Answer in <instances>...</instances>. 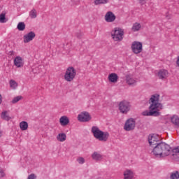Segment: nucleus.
<instances>
[{
	"mask_svg": "<svg viewBox=\"0 0 179 179\" xmlns=\"http://www.w3.org/2000/svg\"><path fill=\"white\" fill-rule=\"evenodd\" d=\"M160 95L155 94L151 96L149 100V110H144L141 115L144 117H159L160 115V110H163V104L159 102Z\"/></svg>",
	"mask_w": 179,
	"mask_h": 179,
	"instance_id": "f257e3e1",
	"label": "nucleus"
},
{
	"mask_svg": "<svg viewBox=\"0 0 179 179\" xmlns=\"http://www.w3.org/2000/svg\"><path fill=\"white\" fill-rule=\"evenodd\" d=\"M172 156H178V159H179V146L173 149V154Z\"/></svg>",
	"mask_w": 179,
	"mask_h": 179,
	"instance_id": "72a5a7b5",
	"label": "nucleus"
},
{
	"mask_svg": "<svg viewBox=\"0 0 179 179\" xmlns=\"http://www.w3.org/2000/svg\"><path fill=\"white\" fill-rule=\"evenodd\" d=\"M34 37H36V34L33 31H30L24 36V43H30V41L34 39Z\"/></svg>",
	"mask_w": 179,
	"mask_h": 179,
	"instance_id": "dca6fc26",
	"label": "nucleus"
},
{
	"mask_svg": "<svg viewBox=\"0 0 179 179\" xmlns=\"http://www.w3.org/2000/svg\"><path fill=\"white\" fill-rule=\"evenodd\" d=\"M136 127V120L135 118L130 117L127 119L124 125V131H134Z\"/></svg>",
	"mask_w": 179,
	"mask_h": 179,
	"instance_id": "0eeeda50",
	"label": "nucleus"
},
{
	"mask_svg": "<svg viewBox=\"0 0 179 179\" xmlns=\"http://www.w3.org/2000/svg\"><path fill=\"white\" fill-rule=\"evenodd\" d=\"M91 132L95 139L100 141V142H107L110 137V134L108 132L100 130L97 126H93L91 129Z\"/></svg>",
	"mask_w": 179,
	"mask_h": 179,
	"instance_id": "7ed1b4c3",
	"label": "nucleus"
},
{
	"mask_svg": "<svg viewBox=\"0 0 179 179\" xmlns=\"http://www.w3.org/2000/svg\"><path fill=\"white\" fill-rule=\"evenodd\" d=\"M13 64L16 68H23L24 66V59L20 56H17L13 59Z\"/></svg>",
	"mask_w": 179,
	"mask_h": 179,
	"instance_id": "9b49d317",
	"label": "nucleus"
},
{
	"mask_svg": "<svg viewBox=\"0 0 179 179\" xmlns=\"http://www.w3.org/2000/svg\"><path fill=\"white\" fill-rule=\"evenodd\" d=\"M131 48L134 54H141V52L143 51V45L142 44V42L134 41L131 43Z\"/></svg>",
	"mask_w": 179,
	"mask_h": 179,
	"instance_id": "6e6552de",
	"label": "nucleus"
},
{
	"mask_svg": "<svg viewBox=\"0 0 179 179\" xmlns=\"http://www.w3.org/2000/svg\"><path fill=\"white\" fill-rule=\"evenodd\" d=\"M170 179H179V171H176L171 173Z\"/></svg>",
	"mask_w": 179,
	"mask_h": 179,
	"instance_id": "bb28decb",
	"label": "nucleus"
},
{
	"mask_svg": "<svg viewBox=\"0 0 179 179\" xmlns=\"http://www.w3.org/2000/svg\"><path fill=\"white\" fill-rule=\"evenodd\" d=\"M111 37L113 41H122L124 39V29L115 27L111 31Z\"/></svg>",
	"mask_w": 179,
	"mask_h": 179,
	"instance_id": "20e7f679",
	"label": "nucleus"
},
{
	"mask_svg": "<svg viewBox=\"0 0 179 179\" xmlns=\"http://www.w3.org/2000/svg\"><path fill=\"white\" fill-rule=\"evenodd\" d=\"M76 77V69L72 66L68 67L64 73V80L66 82H73Z\"/></svg>",
	"mask_w": 179,
	"mask_h": 179,
	"instance_id": "423d86ee",
	"label": "nucleus"
},
{
	"mask_svg": "<svg viewBox=\"0 0 179 179\" xmlns=\"http://www.w3.org/2000/svg\"><path fill=\"white\" fill-rule=\"evenodd\" d=\"M91 157L94 162H101V160H103V155L97 151L94 152L91 155Z\"/></svg>",
	"mask_w": 179,
	"mask_h": 179,
	"instance_id": "f3484780",
	"label": "nucleus"
},
{
	"mask_svg": "<svg viewBox=\"0 0 179 179\" xmlns=\"http://www.w3.org/2000/svg\"><path fill=\"white\" fill-rule=\"evenodd\" d=\"M158 77L159 79H167L169 78V71L166 69H161L158 72Z\"/></svg>",
	"mask_w": 179,
	"mask_h": 179,
	"instance_id": "a211bd4d",
	"label": "nucleus"
},
{
	"mask_svg": "<svg viewBox=\"0 0 179 179\" xmlns=\"http://www.w3.org/2000/svg\"><path fill=\"white\" fill-rule=\"evenodd\" d=\"M170 153H171V148L166 143H159L152 149V155L156 157H166Z\"/></svg>",
	"mask_w": 179,
	"mask_h": 179,
	"instance_id": "f03ea898",
	"label": "nucleus"
},
{
	"mask_svg": "<svg viewBox=\"0 0 179 179\" xmlns=\"http://www.w3.org/2000/svg\"><path fill=\"white\" fill-rule=\"evenodd\" d=\"M131 103L127 100H123L118 103V110L121 114H128L131 111Z\"/></svg>",
	"mask_w": 179,
	"mask_h": 179,
	"instance_id": "39448f33",
	"label": "nucleus"
},
{
	"mask_svg": "<svg viewBox=\"0 0 179 179\" xmlns=\"http://www.w3.org/2000/svg\"><path fill=\"white\" fill-rule=\"evenodd\" d=\"M5 176H6V174L5 173V171L0 168V178L5 177Z\"/></svg>",
	"mask_w": 179,
	"mask_h": 179,
	"instance_id": "f704fd0d",
	"label": "nucleus"
},
{
	"mask_svg": "<svg viewBox=\"0 0 179 179\" xmlns=\"http://www.w3.org/2000/svg\"><path fill=\"white\" fill-rule=\"evenodd\" d=\"M108 3V0H95L94 4L95 5H101Z\"/></svg>",
	"mask_w": 179,
	"mask_h": 179,
	"instance_id": "473e14b6",
	"label": "nucleus"
},
{
	"mask_svg": "<svg viewBox=\"0 0 179 179\" xmlns=\"http://www.w3.org/2000/svg\"><path fill=\"white\" fill-rule=\"evenodd\" d=\"M141 27H142V26L141 25L140 23L136 22V23L133 24V26L131 27V31H134V32L139 31V30H141Z\"/></svg>",
	"mask_w": 179,
	"mask_h": 179,
	"instance_id": "393cba45",
	"label": "nucleus"
},
{
	"mask_svg": "<svg viewBox=\"0 0 179 179\" xmlns=\"http://www.w3.org/2000/svg\"><path fill=\"white\" fill-rule=\"evenodd\" d=\"M124 178L123 179H134L135 178V173L134 171L131 169H127L124 171L123 173Z\"/></svg>",
	"mask_w": 179,
	"mask_h": 179,
	"instance_id": "2eb2a0df",
	"label": "nucleus"
},
{
	"mask_svg": "<svg viewBox=\"0 0 179 179\" xmlns=\"http://www.w3.org/2000/svg\"><path fill=\"white\" fill-rule=\"evenodd\" d=\"M115 15L111 11L107 12L105 15V20L107 23H113V22H115Z\"/></svg>",
	"mask_w": 179,
	"mask_h": 179,
	"instance_id": "ddd939ff",
	"label": "nucleus"
},
{
	"mask_svg": "<svg viewBox=\"0 0 179 179\" xmlns=\"http://www.w3.org/2000/svg\"><path fill=\"white\" fill-rule=\"evenodd\" d=\"M43 68H44L43 66H38V67H36L35 69H32V72L34 73H40V72H41V71H43Z\"/></svg>",
	"mask_w": 179,
	"mask_h": 179,
	"instance_id": "c756f323",
	"label": "nucleus"
},
{
	"mask_svg": "<svg viewBox=\"0 0 179 179\" xmlns=\"http://www.w3.org/2000/svg\"><path fill=\"white\" fill-rule=\"evenodd\" d=\"M173 159H175V160H179V158L177 155L173 156Z\"/></svg>",
	"mask_w": 179,
	"mask_h": 179,
	"instance_id": "e433bc0d",
	"label": "nucleus"
},
{
	"mask_svg": "<svg viewBox=\"0 0 179 179\" xmlns=\"http://www.w3.org/2000/svg\"><path fill=\"white\" fill-rule=\"evenodd\" d=\"M27 179H37V176H36L34 173H31L28 176Z\"/></svg>",
	"mask_w": 179,
	"mask_h": 179,
	"instance_id": "c9c22d12",
	"label": "nucleus"
},
{
	"mask_svg": "<svg viewBox=\"0 0 179 179\" xmlns=\"http://www.w3.org/2000/svg\"><path fill=\"white\" fill-rule=\"evenodd\" d=\"M76 162L78 163V164H85V163H86V159H85L83 157H78Z\"/></svg>",
	"mask_w": 179,
	"mask_h": 179,
	"instance_id": "2f4dec72",
	"label": "nucleus"
},
{
	"mask_svg": "<svg viewBox=\"0 0 179 179\" xmlns=\"http://www.w3.org/2000/svg\"><path fill=\"white\" fill-rule=\"evenodd\" d=\"M8 20L6 19V14L2 13L0 14V23H6Z\"/></svg>",
	"mask_w": 179,
	"mask_h": 179,
	"instance_id": "cd10ccee",
	"label": "nucleus"
},
{
	"mask_svg": "<svg viewBox=\"0 0 179 179\" xmlns=\"http://www.w3.org/2000/svg\"><path fill=\"white\" fill-rule=\"evenodd\" d=\"M17 29L20 31H23V30H24V29H26V24H24V22H19L17 26Z\"/></svg>",
	"mask_w": 179,
	"mask_h": 179,
	"instance_id": "c85d7f7f",
	"label": "nucleus"
},
{
	"mask_svg": "<svg viewBox=\"0 0 179 179\" xmlns=\"http://www.w3.org/2000/svg\"><path fill=\"white\" fill-rule=\"evenodd\" d=\"M108 80L112 83H117L118 81V75L115 73H112L108 76Z\"/></svg>",
	"mask_w": 179,
	"mask_h": 179,
	"instance_id": "aec40b11",
	"label": "nucleus"
},
{
	"mask_svg": "<svg viewBox=\"0 0 179 179\" xmlns=\"http://www.w3.org/2000/svg\"><path fill=\"white\" fill-rule=\"evenodd\" d=\"M167 120H169V121L176 127V128H179V117L177 115H167L166 116Z\"/></svg>",
	"mask_w": 179,
	"mask_h": 179,
	"instance_id": "f8f14e48",
	"label": "nucleus"
},
{
	"mask_svg": "<svg viewBox=\"0 0 179 179\" xmlns=\"http://www.w3.org/2000/svg\"><path fill=\"white\" fill-rule=\"evenodd\" d=\"M77 120L80 122H89L92 121V115L87 111H83L78 115Z\"/></svg>",
	"mask_w": 179,
	"mask_h": 179,
	"instance_id": "1a4fd4ad",
	"label": "nucleus"
},
{
	"mask_svg": "<svg viewBox=\"0 0 179 179\" xmlns=\"http://www.w3.org/2000/svg\"><path fill=\"white\" fill-rule=\"evenodd\" d=\"M56 138L59 142H65L66 141V134L65 133H60Z\"/></svg>",
	"mask_w": 179,
	"mask_h": 179,
	"instance_id": "5701e85b",
	"label": "nucleus"
},
{
	"mask_svg": "<svg viewBox=\"0 0 179 179\" xmlns=\"http://www.w3.org/2000/svg\"><path fill=\"white\" fill-rule=\"evenodd\" d=\"M59 124L62 127H66L69 124V118L67 116H62L59 118Z\"/></svg>",
	"mask_w": 179,
	"mask_h": 179,
	"instance_id": "6ab92c4d",
	"label": "nucleus"
},
{
	"mask_svg": "<svg viewBox=\"0 0 179 179\" xmlns=\"http://www.w3.org/2000/svg\"><path fill=\"white\" fill-rule=\"evenodd\" d=\"M9 85L11 90H16V89H17V86H19V84H17V82L15 80H10L9 81Z\"/></svg>",
	"mask_w": 179,
	"mask_h": 179,
	"instance_id": "b1692460",
	"label": "nucleus"
},
{
	"mask_svg": "<svg viewBox=\"0 0 179 179\" xmlns=\"http://www.w3.org/2000/svg\"><path fill=\"white\" fill-rule=\"evenodd\" d=\"M20 129L21 131H27L29 129V123L26 121H22L20 122Z\"/></svg>",
	"mask_w": 179,
	"mask_h": 179,
	"instance_id": "4be33fe9",
	"label": "nucleus"
},
{
	"mask_svg": "<svg viewBox=\"0 0 179 179\" xmlns=\"http://www.w3.org/2000/svg\"><path fill=\"white\" fill-rule=\"evenodd\" d=\"M22 99H23V96H15V97H14L13 99V100L11 101V103H13V104H16V103H17L18 101H20V100Z\"/></svg>",
	"mask_w": 179,
	"mask_h": 179,
	"instance_id": "7c9ffc66",
	"label": "nucleus"
},
{
	"mask_svg": "<svg viewBox=\"0 0 179 179\" xmlns=\"http://www.w3.org/2000/svg\"><path fill=\"white\" fill-rule=\"evenodd\" d=\"M29 15L31 19H36L37 17V10L32 8V10L29 12Z\"/></svg>",
	"mask_w": 179,
	"mask_h": 179,
	"instance_id": "a878e982",
	"label": "nucleus"
},
{
	"mask_svg": "<svg viewBox=\"0 0 179 179\" xmlns=\"http://www.w3.org/2000/svg\"><path fill=\"white\" fill-rule=\"evenodd\" d=\"M126 83L129 86H135L136 85V79L134 78V76L127 74L126 76Z\"/></svg>",
	"mask_w": 179,
	"mask_h": 179,
	"instance_id": "4468645a",
	"label": "nucleus"
},
{
	"mask_svg": "<svg viewBox=\"0 0 179 179\" xmlns=\"http://www.w3.org/2000/svg\"><path fill=\"white\" fill-rule=\"evenodd\" d=\"M160 141V136L157 134H150L148 136V143L150 146H155V145H159Z\"/></svg>",
	"mask_w": 179,
	"mask_h": 179,
	"instance_id": "9d476101",
	"label": "nucleus"
},
{
	"mask_svg": "<svg viewBox=\"0 0 179 179\" xmlns=\"http://www.w3.org/2000/svg\"><path fill=\"white\" fill-rule=\"evenodd\" d=\"M2 103V95L0 94V104Z\"/></svg>",
	"mask_w": 179,
	"mask_h": 179,
	"instance_id": "4c0bfd02",
	"label": "nucleus"
},
{
	"mask_svg": "<svg viewBox=\"0 0 179 179\" xmlns=\"http://www.w3.org/2000/svg\"><path fill=\"white\" fill-rule=\"evenodd\" d=\"M0 136H1V133H0Z\"/></svg>",
	"mask_w": 179,
	"mask_h": 179,
	"instance_id": "58836bf2",
	"label": "nucleus"
},
{
	"mask_svg": "<svg viewBox=\"0 0 179 179\" xmlns=\"http://www.w3.org/2000/svg\"><path fill=\"white\" fill-rule=\"evenodd\" d=\"M1 118L5 121H10V120H12V117L9 116V113L6 110H4L1 113Z\"/></svg>",
	"mask_w": 179,
	"mask_h": 179,
	"instance_id": "412c9836",
	"label": "nucleus"
}]
</instances>
